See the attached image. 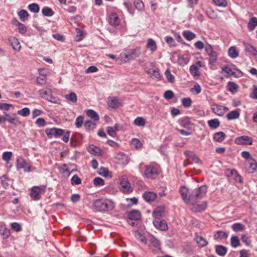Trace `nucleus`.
Wrapping results in <instances>:
<instances>
[{
    "label": "nucleus",
    "mask_w": 257,
    "mask_h": 257,
    "mask_svg": "<svg viewBox=\"0 0 257 257\" xmlns=\"http://www.w3.org/2000/svg\"><path fill=\"white\" fill-rule=\"evenodd\" d=\"M28 9L32 12L37 13L40 11L39 5L35 3L30 4L28 7Z\"/></svg>",
    "instance_id": "43"
},
{
    "label": "nucleus",
    "mask_w": 257,
    "mask_h": 257,
    "mask_svg": "<svg viewBox=\"0 0 257 257\" xmlns=\"http://www.w3.org/2000/svg\"><path fill=\"white\" fill-rule=\"evenodd\" d=\"M235 66L233 65H228L224 67L222 69V72L225 73L226 76H231L234 74Z\"/></svg>",
    "instance_id": "16"
},
{
    "label": "nucleus",
    "mask_w": 257,
    "mask_h": 257,
    "mask_svg": "<svg viewBox=\"0 0 257 257\" xmlns=\"http://www.w3.org/2000/svg\"><path fill=\"white\" fill-rule=\"evenodd\" d=\"M208 125L212 129H215L220 125V121L218 119L214 118L208 121Z\"/></svg>",
    "instance_id": "33"
},
{
    "label": "nucleus",
    "mask_w": 257,
    "mask_h": 257,
    "mask_svg": "<svg viewBox=\"0 0 257 257\" xmlns=\"http://www.w3.org/2000/svg\"><path fill=\"white\" fill-rule=\"evenodd\" d=\"M164 208L162 207H157L153 212V216L155 219H159L164 214Z\"/></svg>",
    "instance_id": "22"
},
{
    "label": "nucleus",
    "mask_w": 257,
    "mask_h": 257,
    "mask_svg": "<svg viewBox=\"0 0 257 257\" xmlns=\"http://www.w3.org/2000/svg\"><path fill=\"white\" fill-rule=\"evenodd\" d=\"M93 207L97 211L106 212L113 210L114 205L112 201L101 198L93 202Z\"/></svg>",
    "instance_id": "1"
},
{
    "label": "nucleus",
    "mask_w": 257,
    "mask_h": 257,
    "mask_svg": "<svg viewBox=\"0 0 257 257\" xmlns=\"http://www.w3.org/2000/svg\"><path fill=\"white\" fill-rule=\"evenodd\" d=\"M182 105L186 107H190L191 105L192 100L189 97L183 98L182 100Z\"/></svg>",
    "instance_id": "59"
},
{
    "label": "nucleus",
    "mask_w": 257,
    "mask_h": 257,
    "mask_svg": "<svg viewBox=\"0 0 257 257\" xmlns=\"http://www.w3.org/2000/svg\"><path fill=\"white\" fill-rule=\"evenodd\" d=\"M9 41L11 43V45H12L13 48L17 51H19L21 49V45L20 44L17 39L15 37H11L9 39Z\"/></svg>",
    "instance_id": "20"
},
{
    "label": "nucleus",
    "mask_w": 257,
    "mask_h": 257,
    "mask_svg": "<svg viewBox=\"0 0 257 257\" xmlns=\"http://www.w3.org/2000/svg\"><path fill=\"white\" fill-rule=\"evenodd\" d=\"M98 174L104 177H111V172L105 167H101L98 170Z\"/></svg>",
    "instance_id": "34"
},
{
    "label": "nucleus",
    "mask_w": 257,
    "mask_h": 257,
    "mask_svg": "<svg viewBox=\"0 0 257 257\" xmlns=\"http://www.w3.org/2000/svg\"><path fill=\"white\" fill-rule=\"evenodd\" d=\"M256 26H257V18H251L248 23V28L249 30H253Z\"/></svg>",
    "instance_id": "36"
},
{
    "label": "nucleus",
    "mask_w": 257,
    "mask_h": 257,
    "mask_svg": "<svg viewBox=\"0 0 257 257\" xmlns=\"http://www.w3.org/2000/svg\"><path fill=\"white\" fill-rule=\"evenodd\" d=\"M209 64L211 65H214L216 62L217 59V54L216 52H213V53L209 55Z\"/></svg>",
    "instance_id": "45"
},
{
    "label": "nucleus",
    "mask_w": 257,
    "mask_h": 257,
    "mask_svg": "<svg viewBox=\"0 0 257 257\" xmlns=\"http://www.w3.org/2000/svg\"><path fill=\"white\" fill-rule=\"evenodd\" d=\"M228 89L230 92L233 93L236 92L237 91L238 86L233 82H229L228 83Z\"/></svg>",
    "instance_id": "44"
},
{
    "label": "nucleus",
    "mask_w": 257,
    "mask_h": 257,
    "mask_svg": "<svg viewBox=\"0 0 257 257\" xmlns=\"http://www.w3.org/2000/svg\"><path fill=\"white\" fill-rule=\"evenodd\" d=\"M146 47L151 52H154L157 49V45L156 42L152 38H149L147 40Z\"/></svg>",
    "instance_id": "14"
},
{
    "label": "nucleus",
    "mask_w": 257,
    "mask_h": 257,
    "mask_svg": "<svg viewBox=\"0 0 257 257\" xmlns=\"http://www.w3.org/2000/svg\"><path fill=\"white\" fill-rule=\"evenodd\" d=\"M0 234L4 239L8 238L10 235V230L4 222L0 223Z\"/></svg>",
    "instance_id": "13"
},
{
    "label": "nucleus",
    "mask_w": 257,
    "mask_h": 257,
    "mask_svg": "<svg viewBox=\"0 0 257 257\" xmlns=\"http://www.w3.org/2000/svg\"><path fill=\"white\" fill-rule=\"evenodd\" d=\"M42 13L44 16L51 17L54 15L52 10L49 8L45 7L42 10Z\"/></svg>",
    "instance_id": "46"
},
{
    "label": "nucleus",
    "mask_w": 257,
    "mask_h": 257,
    "mask_svg": "<svg viewBox=\"0 0 257 257\" xmlns=\"http://www.w3.org/2000/svg\"><path fill=\"white\" fill-rule=\"evenodd\" d=\"M216 252L220 256H224L227 252V248L222 245H218L215 246Z\"/></svg>",
    "instance_id": "25"
},
{
    "label": "nucleus",
    "mask_w": 257,
    "mask_h": 257,
    "mask_svg": "<svg viewBox=\"0 0 257 257\" xmlns=\"http://www.w3.org/2000/svg\"><path fill=\"white\" fill-rule=\"evenodd\" d=\"M190 91L191 92H193L195 91L196 94H198L200 93L201 91V86L198 84H196L195 85H194L193 87H192L190 89Z\"/></svg>",
    "instance_id": "64"
},
{
    "label": "nucleus",
    "mask_w": 257,
    "mask_h": 257,
    "mask_svg": "<svg viewBox=\"0 0 257 257\" xmlns=\"http://www.w3.org/2000/svg\"><path fill=\"white\" fill-rule=\"evenodd\" d=\"M45 133L49 138H52L53 137H58L62 136L64 134V130L53 127L52 128H47L45 130Z\"/></svg>",
    "instance_id": "8"
},
{
    "label": "nucleus",
    "mask_w": 257,
    "mask_h": 257,
    "mask_svg": "<svg viewBox=\"0 0 257 257\" xmlns=\"http://www.w3.org/2000/svg\"><path fill=\"white\" fill-rule=\"evenodd\" d=\"M227 237V234L223 231H218L214 235V239L215 240L218 239L226 238Z\"/></svg>",
    "instance_id": "41"
},
{
    "label": "nucleus",
    "mask_w": 257,
    "mask_h": 257,
    "mask_svg": "<svg viewBox=\"0 0 257 257\" xmlns=\"http://www.w3.org/2000/svg\"><path fill=\"white\" fill-rule=\"evenodd\" d=\"M188 189L185 186H181L180 189V193L181 195L183 201L186 204L191 203V194L188 195Z\"/></svg>",
    "instance_id": "10"
},
{
    "label": "nucleus",
    "mask_w": 257,
    "mask_h": 257,
    "mask_svg": "<svg viewBox=\"0 0 257 257\" xmlns=\"http://www.w3.org/2000/svg\"><path fill=\"white\" fill-rule=\"evenodd\" d=\"M153 224L158 229L166 231L168 229V225L165 220L155 219Z\"/></svg>",
    "instance_id": "11"
},
{
    "label": "nucleus",
    "mask_w": 257,
    "mask_h": 257,
    "mask_svg": "<svg viewBox=\"0 0 257 257\" xmlns=\"http://www.w3.org/2000/svg\"><path fill=\"white\" fill-rule=\"evenodd\" d=\"M83 120L84 117L82 115L78 116L75 120V124L76 127L77 128L81 127L84 122Z\"/></svg>",
    "instance_id": "52"
},
{
    "label": "nucleus",
    "mask_w": 257,
    "mask_h": 257,
    "mask_svg": "<svg viewBox=\"0 0 257 257\" xmlns=\"http://www.w3.org/2000/svg\"><path fill=\"white\" fill-rule=\"evenodd\" d=\"M47 79L46 75H42V76L38 77L36 79V82L38 84L40 85L44 84L46 83Z\"/></svg>",
    "instance_id": "61"
},
{
    "label": "nucleus",
    "mask_w": 257,
    "mask_h": 257,
    "mask_svg": "<svg viewBox=\"0 0 257 257\" xmlns=\"http://www.w3.org/2000/svg\"><path fill=\"white\" fill-rule=\"evenodd\" d=\"M228 55L232 58H236L238 56V51L235 47L232 46L228 50Z\"/></svg>",
    "instance_id": "37"
},
{
    "label": "nucleus",
    "mask_w": 257,
    "mask_h": 257,
    "mask_svg": "<svg viewBox=\"0 0 257 257\" xmlns=\"http://www.w3.org/2000/svg\"><path fill=\"white\" fill-rule=\"evenodd\" d=\"M45 191L46 187L45 186H35L31 189L30 196L33 200H38L40 199L41 194Z\"/></svg>",
    "instance_id": "4"
},
{
    "label": "nucleus",
    "mask_w": 257,
    "mask_h": 257,
    "mask_svg": "<svg viewBox=\"0 0 257 257\" xmlns=\"http://www.w3.org/2000/svg\"><path fill=\"white\" fill-rule=\"evenodd\" d=\"M131 145L133 148H134L137 150L141 149L143 146L140 141L136 138L133 139L131 140Z\"/></svg>",
    "instance_id": "31"
},
{
    "label": "nucleus",
    "mask_w": 257,
    "mask_h": 257,
    "mask_svg": "<svg viewBox=\"0 0 257 257\" xmlns=\"http://www.w3.org/2000/svg\"><path fill=\"white\" fill-rule=\"evenodd\" d=\"M230 244L233 247H236L240 245L239 237L237 236H232L230 239Z\"/></svg>",
    "instance_id": "38"
},
{
    "label": "nucleus",
    "mask_w": 257,
    "mask_h": 257,
    "mask_svg": "<svg viewBox=\"0 0 257 257\" xmlns=\"http://www.w3.org/2000/svg\"><path fill=\"white\" fill-rule=\"evenodd\" d=\"M108 106L111 108H116L119 106L118 100L115 97H109L107 100Z\"/></svg>",
    "instance_id": "18"
},
{
    "label": "nucleus",
    "mask_w": 257,
    "mask_h": 257,
    "mask_svg": "<svg viewBox=\"0 0 257 257\" xmlns=\"http://www.w3.org/2000/svg\"><path fill=\"white\" fill-rule=\"evenodd\" d=\"M190 71L192 75L194 77L199 76L200 75V73L199 72V69L193 65L190 66Z\"/></svg>",
    "instance_id": "51"
},
{
    "label": "nucleus",
    "mask_w": 257,
    "mask_h": 257,
    "mask_svg": "<svg viewBox=\"0 0 257 257\" xmlns=\"http://www.w3.org/2000/svg\"><path fill=\"white\" fill-rule=\"evenodd\" d=\"M65 98L73 103L76 102L77 100V95L74 92H71L70 94L66 95Z\"/></svg>",
    "instance_id": "42"
},
{
    "label": "nucleus",
    "mask_w": 257,
    "mask_h": 257,
    "mask_svg": "<svg viewBox=\"0 0 257 257\" xmlns=\"http://www.w3.org/2000/svg\"><path fill=\"white\" fill-rule=\"evenodd\" d=\"M85 33L82 31L77 29L76 30V40L77 41H81L84 37Z\"/></svg>",
    "instance_id": "54"
},
{
    "label": "nucleus",
    "mask_w": 257,
    "mask_h": 257,
    "mask_svg": "<svg viewBox=\"0 0 257 257\" xmlns=\"http://www.w3.org/2000/svg\"><path fill=\"white\" fill-rule=\"evenodd\" d=\"M182 35L187 41H189L194 39L196 37V35L195 33L188 30L184 31L182 33Z\"/></svg>",
    "instance_id": "24"
},
{
    "label": "nucleus",
    "mask_w": 257,
    "mask_h": 257,
    "mask_svg": "<svg viewBox=\"0 0 257 257\" xmlns=\"http://www.w3.org/2000/svg\"><path fill=\"white\" fill-rule=\"evenodd\" d=\"M206 191V185L201 186L194 189L191 193V203L193 204V202H197L202 199L205 195Z\"/></svg>",
    "instance_id": "3"
},
{
    "label": "nucleus",
    "mask_w": 257,
    "mask_h": 257,
    "mask_svg": "<svg viewBox=\"0 0 257 257\" xmlns=\"http://www.w3.org/2000/svg\"><path fill=\"white\" fill-rule=\"evenodd\" d=\"M17 168L19 169L24 168L25 167V164H26L24 159L21 157H20L17 159Z\"/></svg>",
    "instance_id": "53"
},
{
    "label": "nucleus",
    "mask_w": 257,
    "mask_h": 257,
    "mask_svg": "<svg viewBox=\"0 0 257 257\" xmlns=\"http://www.w3.org/2000/svg\"><path fill=\"white\" fill-rule=\"evenodd\" d=\"M211 109L213 113L220 116H223L226 112L229 110L227 107L218 105L215 103L211 104Z\"/></svg>",
    "instance_id": "5"
},
{
    "label": "nucleus",
    "mask_w": 257,
    "mask_h": 257,
    "mask_svg": "<svg viewBox=\"0 0 257 257\" xmlns=\"http://www.w3.org/2000/svg\"><path fill=\"white\" fill-rule=\"evenodd\" d=\"M71 184L73 185H79L81 183V179L77 175H74L71 178Z\"/></svg>",
    "instance_id": "57"
},
{
    "label": "nucleus",
    "mask_w": 257,
    "mask_h": 257,
    "mask_svg": "<svg viewBox=\"0 0 257 257\" xmlns=\"http://www.w3.org/2000/svg\"><path fill=\"white\" fill-rule=\"evenodd\" d=\"M225 136L226 135L224 133L219 132L214 134L213 139L216 142H221L224 140Z\"/></svg>",
    "instance_id": "27"
},
{
    "label": "nucleus",
    "mask_w": 257,
    "mask_h": 257,
    "mask_svg": "<svg viewBox=\"0 0 257 257\" xmlns=\"http://www.w3.org/2000/svg\"><path fill=\"white\" fill-rule=\"evenodd\" d=\"M86 114L88 117H90L91 119L95 121L98 120L99 119V117L98 114L92 109H88L86 111Z\"/></svg>",
    "instance_id": "32"
},
{
    "label": "nucleus",
    "mask_w": 257,
    "mask_h": 257,
    "mask_svg": "<svg viewBox=\"0 0 257 257\" xmlns=\"http://www.w3.org/2000/svg\"><path fill=\"white\" fill-rule=\"evenodd\" d=\"M88 151L91 154H94L95 155H102L103 154L102 150L99 148L93 145L89 147Z\"/></svg>",
    "instance_id": "30"
},
{
    "label": "nucleus",
    "mask_w": 257,
    "mask_h": 257,
    "mask_svg": "<svg viewBox=\"0 0 257 257\" xmlns=\"http://www.w3.org/2000/svg\"><path fill=\"white\" fill-rule=\"evenodd\" d=\"M134 6L139 11H142L144 8V5L141 0H135L134 1Z\"/></svg>",
    "instance_id": "50"
},
{
    "label": "nucleus",
    "mask_w": 257,
    "mask_h": 257,
    "mask_svg": "<svg viewBox=\"0 0 257 257\" xmlns=\"http://www.w3.org/2000/svg\"><path fill=\"white\" fill-rule=\"evenodd\" d=\"M226 173L228 176L231 177L237 182L242 183V178L234 169H228Z\"/></svg>",
    "instance_id": "12"
},
{
    "label": "nucleus",
    "mask_w": 257,
    "mask_h": 257,
    "mask_svg": "<svg viewBox=\"0 0 257 257\" xmlns=\"http://www.w3.org/2000/svg\"><path fill=\"white\" fill-rule=\"evenodd\" d=\"M18 114L23 116L26 117L29 115L30 113V109L28 107H24L22 109L19 110L17 111Z\"/></svg>",
    "instance_id": "47"
},
{
    "label": "nucleus",
    "mask_w": 257,
    "mask_h": 257,
    "mask_svg": "<svg viewBox=\"0 0 257 257\" xmlns=\"http://www.w3.org/2000/svg\"><path fill=\"white\" fill-rule=\"evenodd\" d=\"M157 197V194L153 192H146L143 194V198L148 202L154 201Z\"/></svg>",
    "instance_id": "15"
},
{
    "label": "nucleus",
    "mask_w": 257,
    "mask_h": 257,
    "mask_svg": "<svg viewBox=\"0 0 257 257\" xmlns=\"http://www.w3.org/2000/svg\"><path fill=\"white\" fill-rule=\"evenodd\" d=\"M134 123L138 126H143L146 124V121L144 118L141 117H138L134 120Z\"/></svg>",
    "instance_id": "49"
},
{
    "label": "nucleus",
    "mask_w": 257,
    "mask_h": 257,
    "mask_svg": "<svg viewBox=\"0 0 257 257\" xmlns=\"http://www.w3.org/2000/svg\"><path fill=\"white\" fill-rule=\"evenodd\" d=\"M141 217V213L139 210H133L128 214V218L131 220H138Z\"/></svg>",
    "instance_id": "17"
},
{
    "label": "nucleus",
    "mask_w": 257,
    "mask_h": 257,
    "mask_svg": "<svg viewBox=\"0 0 257 257\" xmlns=\"http://www.w3.org/2000/svg\"><path fill=\"white\" fill-rule=\"evenodd\" d=\"M240 115V113L237 110H233L230 111L229 113H228L226 117L227 119L228 120H233L237 119L239 118Z\"/></svg>",
    "instance_id": "26"
},
{
    "label": "nucleus",
    "mask_w": 257,
    "mask_h": 257,
    "mask_svg": "<svg viewBox=\"0 0 257 257\" xmlns=\"http://www.w3.org/2000/svg\"><path fill=\"white\" fill-rule=\"evenodd\" d=\"M93 184L96 186H102L104 184V181L102 178L100 177H96L93 180Z\"/></svg>",
    "instance_id": "60"
},
{
    "label": "nucleus",
    "mask_w": 257,
    "mask_h": 257,
    "mask_svg": "<svg viewBox=\"0 0 257 257\" xmlns=\"http://www.w3.org/2000/svg\"><path fill=\"white\" fill-rule=\"evenodd\" d=\"M195 240L200 247H204L208 244L207 240L202 236L198 234L195 235Z\"/></svg>",
    "instance_id": "19"
},
{
    "label": "nucleus",
    "mask_w": 257,
    "mask_h": 257,
    "mask_svg": "<svg viewBox=\"0 0 257 257\" xmlns=\"http://www.w3.org/2000/svg\"><path fill=\"white\" fill-rule=\"evenodd\" d=\"M84 126L87 131L92 130L95 128L96 123L91 120H87L84 122Z\"/></svg>",
    "instance_id": "40"
},
{
    "label": "nucleus",
    "mask_w": 257,
    "mask_h": 257,
    "mask_svg": "<svg viewBox=\"0 0 257 257\" xmlns=\"http://www.w3.org/2000/svg\"><path fill=\"white\" fill-rule=\"evenodd\" d=\"M249 167L252 170L251 171H250L251 173H253L256 170L257 163L254 160H251V161L249 163Z\"/></svg>",
    "instance_id": "63"
},
{
    "label": "nucleus",
    "mask_w": 257,
    "mask_h": 257,
    "mask_svg": "<svg viewBox=\"0 0 257 257\" xmlns=\"http://www.w3.org/2000/svg\"><path fill=\"white\" fill-rule=\"evenodd\" d=\"M193 207L191 209L192 211L195 212H201L205 210L206 207V203L204 202L201 204H192Z\"/></svg>",
    "instance_id": "23"
},
{
    "label": "nucleus",
    "mask_w": 257,
    "mask_h": 257,
    "mask_svg": "<svg viewBox=\"0 0 257 257\" xmlns=\"http://www.w3.org/2000/svg\"><path fill=\"white\" fill-rule=\"evenodd\" d=\"M165 75L168 81L171 83H172L174 81L175 77L171 73L170 70L169 69H167L165 71Z\"/></svg>",
    "instance_id": "55"
},
{
    "label": "nucleus",
    "mask_w": 257,
    "mask_h": 257,
    "mask_svg": "<svg viewBox=\"0 0 257 257\" xmlns=\"http://www.w3.org/2000/svg\"><path fill=\"white\" fill-rule=\"evenodd\" d=\"M141 54L140 48H137L126 50L123 54L126 60H133L139 57Z\"/></svg>",
    "instance_id": "6"
},
{
    "label": "nucleus",
    "mask_w": 257,
    "mask_h": 257,
    "mask_svg": "<svg viewBox=\"0 0 257 257\" xmlns=\"http://www.w3.org/2000/svg\"><path fill=\"white\" fill-rule=\"evenodd\" d=\"M234 142L240 145H250L253 143V139L247 136H242L236 138Z\"/></svg>",
    "instance_id": "7"
},
{
    "label": "nucleus",
    "mask_w": 257,
    "mask_h": 257,
    "mask_svg": "<svg viewBox=\"0 0 257 257\" xmlns=\"http://www.w3.org/2000/svg\"><path fill=\"white\" fill-rule=\"evenodd\" d=\"M38 93H39V96L43 98V99H46V97H47V96H48L50 94V93H52V91L51 89H46V90H45V89H40L38 91Z\"/></svg>",
    "instance_id": "39"
},
{
    "label": "nucleus",
    "mask_w": 257,
    "mask_h": 257,
    "mask_svg": "<svg viewBox=\"0 0 257 257\" xmlns=\"http://www.w3.org/2000/svg\"><path fill=\"white\" fill-rule=\"evenodd\" d=\"M18 16L22 21H25L28 20L29 14L25 10H22L18 13Z\"/></svg>",
    "instance_id": "35"
},
{
    "label": "nucleus",
    "mask_w": 257,
    "mask_h": 257,
    "mask_svg": "<svg viewBox=\"0 0 257 257\" xmlns=\"http://www.w3.org/2000/svg\"><path fill=\"white\" fill-rule=\"evenodd\" d=\"M144 175L148 179H154L159 174V167L155 164L145 166Z\"/></svg>",
    "instance_id": "2"
},
{
    "label": "nucleus",
    "mask_w": 257,
    "mask_h": 257,
    "mask_svg": "<svg viewBox=\"0 0 257 257\" xmlns=\"http://www.w3.org/2000/svg\"><path fill=\"white\" fill-rule=\"evenodd\" d=\"M12 155L13 154L11 152H5L3 154V159L4 161H8L11 159Z\"/></svg>",
    "instance_id": "62"
},
{
    "label": "nucleus",
    "mask_w": 257,
    "mask_h": 257,
    "mask_svg": "<svg viewBox=\"0 0 257 257\" xmlns=\"http://www.w3.org/2000/svg\"><path fill=\"white\" fill-rule=\"evenodd\" d=\"M120 185L121 186L122 191L123 193H129L132 192L133 189L129 182L121 183Z\"/></svg>",
    "instance_id": "28"
},
{
    "label": "nucleus",
    "mask_w": 257,
    "mask_h": 257,
    "mask_svg": "<svg viewBox=\"0 0 257 257\" xmlns=\"http://www.w3.org/2000/svg\"><path fill=\"white\" fill-rule=\"evenodd\" d=\"M4 114L5 115V116H4L5 117V120H4V122H5L6 120H7L10 123L14 124H16L15 118L12 117L11 116H10V115L8 113H7V112H5L4 113Z\"/></svg>",
    "instance_id": "58"
},
{
    "label": "nucleus",
    "mask_w": 257,
    "mask_h": 257,
    "mask_svg": "<svg viewBox=\"0 0 257 257\" xmlns=\"http://www.w3.org/2000/svg\"><path fill=\"white\" fill-rule=\"evenodd\" d=\"M231 228L234 232H241L244 230L245 226L240 223H235L232 224Z\"/></svg>",
    "instance_id": "29"
},
{
    "label": "nucleus",
    "mask_w": 257,
    "mask_h": 257,
    "mask_svg": "<svg viewBox=\"0 0 257 257\" xmlns=\"http://www.w3.org/2000/svg\"><path fill=\"white\" fill-rule=\"evenodd\" d=\"M213 3L217 6L220 7H226L227 6L226 0H212Z\"/></svg>",
    "instance_id": "48"
},
{
    "label": "nucleus",
    "mask_w": 257,
    "mask_h": 257,
    "mask_svg": "<svg viewBox=\"0 0 257 257\" xmlns=\"http://www.w3.org/2000/svg\"><path fill=\"white\" fill-rule=\"evenodd\" d=\"M149 246L152 249L155 253L161 250V244L159 240L154 236H151L149 240Z\"/></svg>",
    "instance_id": "9"
},
{
    "label": "nucleus",
    "mask_w": 257,
    "mask_h": 257,
    "mask_svg": "<svg viewBox=\"0 0 257 257\" xmlns=\"http://www.w3.org/2000/svg\"><path fill=\"white\" fill-rule=\"evenodd\" d=\"M109 22L112 26H116L119 24L120 21L117 15L112 14L109 17Z\"/></svg>",
    "instance_id": "21"
},
{
    "label": "nucleus",
    "mask_w": 257,
    "mask_h": 257,
    "mask_svg": "<svg viewBox=\"0 0 257 257\" xmlns=\"http://www.w3.org/2000/svg\"><path fill=\"white\" fill-rule=\"evenodd\" d=\"M166 42L169 45L170 47H175L176 45V42L174 39L170 36L165 37Z\"/></svg>",
    "instance_id": "56"
}]
</instances>
